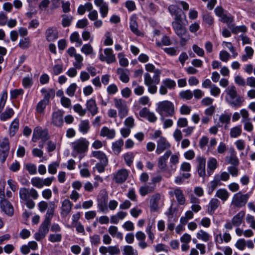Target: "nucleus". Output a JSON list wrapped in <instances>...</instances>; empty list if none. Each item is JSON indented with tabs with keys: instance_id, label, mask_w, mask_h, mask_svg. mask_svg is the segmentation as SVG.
<instances>
[{
	"instance_id": "f257e3e1",
	"label": "nucleus",
	"mask_w": 255,
	"mask_h": 255,
	"mask_svg": "<svg viewBox=\"0 0 255 255\" xmlns=\"http://www.w3.org/2000/svg\"><path fill=\"white\" fill-rule=\"evenodd\" d=\"M225 100L229 105L236 108H239L243 105L244 102V98L238 93L235 86L228 87L225 90Z\"/></svg>"
},
{
	"instance_id": "f03ea898",
	"label": "nucleus",
	"mask_w": 255,
	"mask_h": 255,
	"mask_svg": "<svg viewBox=\"0 0 255 255\" xmlns=\"http://www.w3.org/2000/svg\"><path fill=\"white\" fill-rule=\"evenodd\" d=\"M19 195L21 202H25L27 207L29 209H33L35 207V203L29 198L36 200L39 196L37 191L34 188L29 189L25 187L19 189Z\"/></svg>"
},
{
	"instance_id": "7ed1b4c3",
	"label": "nucleus",
	"mask_w": 255,
	"mask_h": 255,
	"mask_svg": "<svg viewBox=\"0 0 255 255\" xmlns=\"http://www.w3.org/2000/svg\"><path fill=\"white\" fill-rule=\"evenodd\" d=\"M156 111L161 117H172L175 113V108L171 102L165 100L157 104Z\"/></svg>"
},
{
	"instance_id": "20e7f679",
	"label": "nucleus",
	"mask_w": 255,
	"mask_h": 255,
	"mask_svg": "<svg viewBox=\"0 0 255 255\" xmlns=\"http://www.w3.org/2000/svg\"><path fill=\"white\" fill-rule=\"evenodd\" d=\"M89 144V141L86 138H81L72 142L71 146L74 151L83 153L87 151Z\"/></svg>"
},
{
	"instance_id": "39448f33",
	"label": "nucleus",
	"mask_w": 255,
	"mask_h": 255,
	"mask_svg": "<svg viewBox=\"0 0 255 255\" xmlns=\"http://www.w3.org/2000/svg\"><path fill=\"white\" fill-rule=\"evenodd\" d=\"M249 198V195L248 194H243L241 192H238L234 195L231 201V205L241 208L246 205Z\"/></svg>"
},
{
	"instance_id": "423d86ee",
	"label": "nucleus",
	"mask_w": 255,
	"mask_h": 255,
	"mask_svg": "<svg viewBox=\"0 0 255 255\" xmlns=\"http://www.w3.org/2000/svg\"><path fill=\"white\" fill-rule=\"evenodd\" d=\"M114 102L115 107L118 110L119 116L121 119H123L128 114V109L126 102L122 99L115 98Z\"/></svg>"
},
{
	"instance_id": "0eeeda50",
	"label": "nucleus",
	"mask_w": 255,
	"mask_h": 255,
	"mask_svg": "<svg viewBox=\"0 0 255 255\" xmlns=\"http://www.w3.org/2000/svg\"><path fill=\"white\" fill-rule=\"evenodd\" d=\"M49 138L48 131L46 129L43 130L41 127H37L33 131L32 141L36 142L39 139H41L43 142L46 141Z\"/></svg>"
},
{
	"instance_id": "6e6552de",
	"label": "nucleus",
	"mask_w": 255,
	"mask_h": 255,
	"mask_svg": "<svg viewBox=\"0 0 255 255\" xmlns=\"http://www.w3.org/2000/svg\"><path fill=\"white\" fill-rule=\"evenodd\" d=\"M50 223L43 221L39 227L38 231L34 234V239L39 241L45 238L49 232V226Z\"/></svg>"
},
{
	"instance_id": "1a4fd4ad",
	"label": "nucleus",
	"mask_w": 255,
	"mask_h": 255,
	"mask_svg": "<svg viewBox=\"0 0 255 255\" xmlns=\"http://www.w3.org/2000/svg\"><path fill=\"white\" fill-rule=\"evenodd\" d=\"M160 70L155 71V74L153 77L148 73H145L144 75V83L145 86H149L150 84H158L160 82Z\"/></svg>"
},
{
	"instance_id": "9d476101",
	"label": "nucleus",
	"mask_w": 255,
	"mask_h": 255,
	"mask_svg": "<svg viewBox=\"0 0 255 255\" xmlns=\"http://www.w3.org/2000/svg\"><path fill=\"white\" fill-rule=\"evenodd\" d=\"M176 86L175 82L169 78L163 80L160 86L159 92L162 95H166L167 93V89H174Z\"/></svg>"
},
{
	"instance_id": "9b49d317",
	"label": "nucleus",
	"mask_w": 255,
	"mask_h": 255,
	"mask_svg": "<svg viewBox=\"0 0 255 255\" xmlns=\"http://www.w3.org/2000/svg\"><path fill=\"white\" fill-rule=\"evenodd\" d=\"M172 152L170 150H166L165 153L158 158L157 166L162 172H165L167 169V160L169 157L171 155Z\"/></svg>"
},
{
	"instance_id": "f8f14e48",
	"label": "nucleus",
	"mask_w": 255,
	"mask_h": 255,
	"mask_svg": "<svg viewBox=\"0 0 255 255\" xmlns=\"http://www.w3.org/2000/svg\"><path fill=\"white\" fill-rule=\"evenodd\" d=\"M128 176V171L126 169H121L114 174L113 180L117 183L122 184L127 179Z\"/></svg>"
},
{
	"instance_id": "ddd939ff",
	"label": "nucleus",
	"mask_w": 255,
	"mask_h": 255,
	"mask_svg": "<svg viewBox=\"0 0 255 255\" xmlns=\"http://www.w3.org/2000/svg\"><path fill=\"white\" fill-rule=\"evenodd\" d=\"M58 31L56 27L51 26L48 27L45 32L46 40L49 42H53L58 38Z\"/></svg>"
},
{
	"instance_id": "4468645a",
	"label": "nucleus",
	"mask_w": 255,
	"mask_h": 255,
	"mask_svg": "<svg viewBox=\"0 0 255 255\" xmlns=\"http://www.w3.org/2000/svg\"><path fill=\"white\" fill-rule=\"evenodd\" d=\"M171 146L170 144L163 137H160L157 142V148L156 152L157 154H160L165 150H168Z\"/></svg>"
},
{
	"instance_id": "2eb2a0df",
	"label": "nucleus",
	"mask_w": 255,
	"mask_h": 255,
	"mask_svg": "<svg viewBox=\"0 0 255 255\" xmlns=\"http://www.w3.org/2000/svg\"><path fill=\"white\" fill-rule=\"evenodd\" d=\"M0 208L7 215L11 216L13 214L14 209L11 204L6 199L0 200Z\"/></svg>"
},
{
	"instance_id": "dca6fc26",
	"label": "nucleus",
	"mask_w": 255,
	"mask_h": 255,
	"mask_svg": "<svg viewBox=\"0 0 255 255\" xmlns=\"http://www.w3.org/2000/svg\"><path fill=\"white\" fill-rule=\"evenodd\" d=\"M64 112L58 110L53 113L52 115V124L57 127H60L63 123V116Z\"/></svg>"
},
{
	"instance_id": "f3484780",
	"label": "nucleus",
	"mask_w": 255,
	"mask_h": 255,
	"mask_svg": "<svg viewBox=\"0 0 255 255\" xmlns=\"http://www.w3.org/2000/svg\"><path fill=\"white\" fill-rule=\"evenodd\" d=\"M171 196L174 195L178 203L180 205H183L185 203V198L184 197L183 191L180 188H175L173 191L169 192Z\"/></svg>"
},
{
	"instance_id": "a211bd4d",
	"label": "nucleus",
	"mask_w": 255,
	"mask_h": 255,
	"mask_svg": "<svg viewBox=\"0 0 255 255\" xmlns=\"http://www.w3.org/2000/svg\"><path fill=\"white\" fill-rule=\"evenodd\" d=\"M221 205L220 201L216 198H212L210 199L207 205V212L212 215L214 214L215 210Z\"/></svg>"
},
{
	"instance_id": "6ab92c4d",
	"label": "nucleus",
	"mask_w": 255,
	"mask_h": 255,
	"mask_svg": "<svg viewBox=\"0 0 255 255\" xmlns=\"http://www.w3.org/2000/svg\"><path fill=\"white\" fill-rule=\"evenodd\" d=\"M117 73L119 76L121 81L124 83H128L129 81V71L127 69L118 68L117 70Z\"/></svg>"
},
{
	"instance_id": "aec40b11",
	"label": "nucleus",
	"mask_w": 255,
	"mask_h": 255,
	"mask_svg": "<svg viewBox=\"0 0 255 255\" xmlns=\"http://www.w3.org/2000/svg\"><path fill=\"white\" fill-rule=\"evenodd\" d=\"M72 204L68 199H65L62 203L61 215L66 217L71 212Z\"/></svg>"
},
{
	"instance_id": "412c9836",
	"label": "nucleus",
	"mask_w": 255,
	"mask_h": 255,
	"mask_svg": "<svg viewBox=\"0 0 255 255\" xmlns=\"http://www.w3.org/2000/svg\"><path fill=\"white\" fill-rule=\"evenodd\" d=\"M129 26L132 32L136 35L141 36L142 35V33L138 29L137 18L135 16L132 15L130 17Z\"/></svg>"
},
{
	"instance_id": "4be33fe9",
	"label": "nucleus",
	"mask_w": 255,
	"mask_h": 255,
	"mask_svg": "<svg viewBox=\"0 0 255 255\" xmlns=\"http://www.w3.org/2000/svg\"><path fill=\"white\" fill-rule=\"evenodd\" d=\"M160 195L159 193H156L153 195L150 200V210L151 211L155 212L158 209L159 202L160 200Z\"/></svg>"
},
{
	"instance_id": "5701e85b",
	"label": "nucleus",
	"mask_w": 255,
	"mask_h": 255,
	"mask_svg": "<svg viewBox=\"0 0 255 255\" xmlns=\"http://www.w3.org/2000/svg\"><path fill=\"white\" fill-rule=\"evenodd\" d=\"M245 216V212L244 211H240L237 214H236L232 219V222L234 226L239 227L240 226L244 219Z\"/></svg>"
},
{
	"instance_id": "b1692460",
	"label": "nucleus",
	"mask_w": 255,
	"mask_h": 255,
	"mask_svg": "<svg viewBox=\"0 0 255 255\" xmlns=\"http://www.w3.org/2000/svg\"><path fill=\"white\" fill-rule=\"evenodd\" d=\"M87 109L91 113L92 116L97 114L98 108L95 100L91 99L88 100L86 103Z\"/></svg>"
},
{
	"instance_id": "393cba45",
	"label": "nucleus",
	"mask_w": 255,
	"mask_h": 255,
	"mask_svg": "<svg viewBox=\"0 0 255 255\" xmlns=\"http://www.w3.org/2000/svg\"><path fill=\"white\" fill-rule=\"evenodd\" d=\"M107 203L108 197L107 196H103L98 200V207L104 213H107L108 211Z\"/></svg>"
},
{
	"instance_id": "a878e982",
	"label": "nucleus",
	"mask_w": 255,
	"mask_h": 255,
	"mask_svg": "<svg viewBox=\"0 0 255 255\" xmlns=\"http://www.w3.org/2000/svg\"><path fill=\"white\" fill-rule=\"evenodd\" d=\"M41 92L44 95L42 100L48 103H49V99L53 98L55 96V91L52 89H46L43 88L41 89Z\"/></svg>"
},
{
	"instance_id": "bb28decb",
	"label": "nucleus",
	"mask_w": 255,
	"mask_h": 255,
	"mask_svg": "<svg viewBox=\"0 0 255 255\" xmlns=\"http://www.w3.org/2000/svg\"><path fill=\"white\" fill-rule=\"evenodd\" d=\"M100 135L103 137L106 136L108 138H113L115 136V130L104 127L101 130Z\"/></svg>"
},
{
	"instance_id": "cd10ccee",
	"label": "nucleus",
	"mask_w": 255,
	"mask_h": 255,
	"mask_svg": "<svg viewBox=\"0 0 255 255\" xmlns=\"http://www.w3.org/2000/svg\"><path fill=\"white\" fill-rule=\"evenodd\" d=\"M230 196V193L225 189H218L215 194L216 197L220 199L222 201L225 202L228 200Z\"/></svg>"
},
{
	"instance_id": "c85d7f7f",
	"label": "nucleus",
	"mask_w": 255,
	"mask_h": 255,
	"mask_svg": "<svg viewBox=\"0 0 255 255\" xmlns=\"http://www.w3.org/2000/svg\"><path fill=\"white\" fill-rule=\"evenodd\" d=\"M104 52L106 57L107 63L110 64L116 61L115 55L113 54V50L111 48H106Z\"/></svg>"
},
{
	"instance_id": "c756f323",
	"label": "nucleus",
	"mask_w": 255,
	"mask_h": 255,
	"mask_svg": "<svg viewBox=\"0 0 255 255\" xmlns=\"http://www.w3.org/2000/svg\"><path fill=\"white\" fill-rule=\"evenodd\" d=\"M221 185V182L219 181L218 177H216L215 176L214 177V179L210 181L208 184V193L211 194L213 191L217 188V186Z\"/></svg>"
},
{
	"instance_id": "7c9ffc66",
	"label": "nucleus",
	"mask_w": 255,
	"mask_h": 255,
	"mask_svg": "<svg viewBox=\"0 0 255 255\" xmlns=\"http://www.w3.org/2000/svg\"><path fill=\"white\" fill-rule=\"evenodd\" d=\"M217 167V161L216 158L211 157L209 159L207 163L208 173L210 174L216 169Z\"/></svg>"
},
{
	"instance_id": "2f4dec72",
	"label": "nucleus",
	"mask_w": 255,
	"mask_h": 255,
	"mask_svg": "<svg viewBox=\"0 0 255 255\" xmlns=\"http://www.w3.org/2000/svg\"><path fill=\"white\" fill-rule=\"evenodd\" d=\"M155 189V185H146L140 187L139 189V193L142 196H144L146 195L152 193L154 191Z\"/></svg>"
},
{
	"instance_id": "473e14b6",
	"label": "nucleus",
	"mask_w": 255,
	"mask_h": 255,
	"mask_svg": "<svg viewBox=\"0 0 255 255\" xmlns=\"http://www.w3.org/2000/svg\"><path fill=\"white\" fill-rule=\"evenodd\" d=\"M92 156L100 160V162H108V159L106 154L101 151H93Z\"/></svg>"
},
{
	"instance_id": "72a5a7b5",
	"label": "nucleus",
	"mask_w": 255,
	"mask_h": 255,
	"mask_svg": "<svg viewBox=\"0 0 255 255\" xmlns=\"http://www.w3.org/2000/svg\"><path fill=\"white\" fill-rule=\"evenodd\" d=\"M229 27L231 29L232 33L237 34L240 32L245 33L247 31V28L245 25L234 26V25H229Z\"/></svg>"
},
{
	"instance_id": "f704fd0d",
	"label": "nucleus",
	"mask_w": 255,
	"mask_h": 255,
	"mask_svg": "<svg viewBox=\"0 0 255 255\" xmlns=\"http://www.w3.org/2000/svg\"><path fill=\"white\" fill-rule=\"evenodd\" d=\"M123 145L124 141L123 139H119L113 143L112 149L115 154L118 155L120 153Z\"/></svg>"
},
{
	"instance_id": "c9c22d12",
	"label": "nucleus",
	"mask_w": 255,
	"mask_h": 255,
	"mask_svg": "<svg viewBox=\"0 0 255 255\" xmlns=\"http://www.w3.org/2000/svg\"><path fill=\"white\" fill-rule=\"evenodd\" d=\"M242 132V127L238 125L231 128L230 135L232 138H237L241 134Z\"/></svg>"
},
{
	"instance_id": "e433bc0d",
	"label": "nucleus",
	"mask_w": 255,
	"mask_h": 255,
	"mask_svg": "<svg viewBox=\"0 0 255 255\" xmlns=\"http://www.w3.org/2000/svg\"><path fill=\"white\" fill-rule=\"evenodd\" d=\"M90 129L89 122L88 120L82 121L79 125V130L83 134H86Z\"/></svg>"
},
{
	"instance_id": "4c0bfd02",
	"label": "nucleus",
	"mask_w": 255,
	"mask_h": 255,
	"mask_svg": "<svg viewBox=\"0 0 255 255\" xmlns=\"http://www.w3.org/2000/svg\"><path fill=\"white\" fill-rule=\"evenodd\" d=\"M246 54L242 55V60L243 61H246L248 59H251L254 55V50L252 47L247 46L245 48Z\"/></svg>"
},
{
	"instance_id": "58836bf2",
	"label": "nucleus",
	"mask_w": 255,
	"mask_h": 255,
	"mask_svg": "<svg viewBox=\"0 0 255 255\" xmlns=\"http://www.w3.org/2000/svg\"><path fill=\"white\" fill-rule=\"evenodd\" d=\"M19 128V121L17 119H14L11 123L10 129L9 134L10 136H14L15 133L18 131Z\"/></svg>"
},
{
	"instance_id": "ea45409f",
	"label": "nucleus",
	"mask_w": 255,
	"mask_h": 255,
	"mask_svg": "<svg viewBox=\"0 0 255 255\" xmlns=\"http://www.w3.org/2000/svg\"><path fill=\"white\" fill-rule=\"evenodd\" d=\"M14 114V111L12 109L8 108L1 113L0 115V119L2 121H5L10 119Z\"/></svg>"
},
{
	"instance_id": "a19ab883",
	"label": "nucleus",
	"mask_w": 255,
	"mask_h": 255,
	"mask_svg": "<svg viewBox=\"0 0 255 255\" xmlns=\"http://www.w3.org/2000/svg\"><path fill=\"white\" fill-rule=\"evenodd\" d=\"M176 34L183 41H187L189 39V36L187 32L186 28H183L175 31Z\"/></svg>"
},
{
	"instance_id": "79ce46f5",
	"label": "nucleus",
	"mask_w": 255,
	"mask_h": 255,
	"mask_svg": "<svg viewBox=\"0 0 255 255\" xmlns=\"http://www.w3.org/2000/svg\"><path fill=\"white\" fill-rule=\"evenodd\" d=\"M197 238L205 242H207L210 240L211 236L208 233L201 230L197 233Z\"/></svg>"
},
{
	"instance_id": "37998d69",
	"label": "nucleus",
	"mask_w": 255,
	"mask_h": 255,
	"mask_svg": "<svg viewBox=\"0 0 255 255\" xmlns=\"http://www.w3.org/2000/svg\"><path fill=\"white\" fill-rule=\"evenodd\" d=\"M43 179L38 177H33L31 179V184L35 187L41 189L43 188Z\"/></svg>"
},
{
	"instance_id": "c03bdc74",
	"label": "nucleus",
	"mask_w": 255,
	"mask_h": 255,
	"mask_svg": "<svg viewBox=\"0 0 255 255\" xmlns=\"http://www.w3.org/2000/svg\"><path fill=\"white\" fill-rule=\"evenodd\" d=\"M229 163L234 166H238L239 164V160L237 157L236 152L234 149L232 150L231 154L229 157Z\"/></svg>"
},
{
	"instance_id": "a18cd8bd",
	"label": "nucleus",
	"mask_w": 255,
	"mask_h": 255,
	"mask_svg": "<svg viewBox=\"0 0 255 255\" xmlns=\"http://www.w3.org/2000/svg\"><path fill=\"white\" fill-rule=\"evenodd\" d=\"M74 57L76 60V62L74 63V66L78 69H80L83 65L82 63L83 56L79 54H75Z\"/></svg>"
},
{
	"instance_id": "49530a36",
	"label": "nucleus",
	"mask_w": 255,
	"mask_h": 255,
	"mask_svg": "<svg viewBox=\"0 0 255 255\" xmlns=\"http://www.w3.org/2000/svg\"><path fill=\"white\" fill-rule=\"evenodd\" d=\"M70 39L72 42L76 43V46H80L82 44V41L79 38V35L77 32H73L71 35Z\"/></svg>"
},
{
	"instance_id": "de8ad7c7",
	"label": "nucleus",
	"mask_w": 255,
	"mask_h": 255,
	"mask_svg": "<svg viewBox=\"0 0 255 255\" xmlns=\"http://www.w3.org/2000/svg\"><path fill=\"white\" fill-rule=\"evenodd\" d=\"M62 18V25L63 27H66L69 26L73 19V17L70 15L63 14L61 16Z\"/></svg>"
},
{
	"instance_id": "09e8293b",
	"label": "nucleus",
	"mask_w": 255,
	"mask_h": 255,
	"mask_svg": "<svg viewBox=\"0 0 255 255\" xmlns=\"http://www.w3.org/2000/svg\"><path fill=\"white\" fill-rule=\"evenodd\" d=\"M123 255H137V253L130 246H126L123 249Z\"/></svg>"
},
{
	"instance_id": "8fccbe9b",
	"label": "nucleus",
	"mask_w": 255,
	"mask_h": 255,
	"mask_svg": "<svg viewBox=\"0 0 255 255\" xmlns=\"http://www.w3.org/2000/svg\"><path fill=\"white\" fill-rule=\"evenodd\" d=\"M7 92L6 91H3L0 98V113H1L5 106L7 100Z\"/></svg>"
},
{
	"instance_id": "3c124183",
	"label": "nucleus",
	"mask_w": 255,
	"mask_h": 255,
	"mask_svg": "<svg viewBox=\"0 0 255 255\" xmlns=\"http://www.w3.org/2000/svg\"><path fill=\"white\" fill-rule=\"evenodd\" d=\"M179 96L183 99L190 100L193 97V93L189 90L182 91L180 92Z\"/></svg>"
},
{
	"instance_id": "603ef678",
	"label": "nucleus",
	"mask_w": 255,
	"mask_h": 255,
	"mask_svg": "<svg viewBox=\"0 0 255 255\" xmlns=\"http://www.w3.org/2000/svg\"><path fill=\"white\" fill-rule=\"evenodd\" d=\"M124 158L127 165L130 166L133 162L134 155L132 152H128L124 155Z\"/></svg>"
},
{
	"instance_id": "864d4df0",
	"label": "nucleus",
	"mask_w": 255,
	"mask_h": 255,
	"mask_svg": "<svg viewBox=\"0 0 255 255\" xmlns=\"http://www.w3.org/2000/svg\"><path fill=\"white\" fill-rule=\"evenodd\" d=\"M9 150V141L6 138H4L0 140V150Z\"/></svg>"
},
{
	"instance_id": "5fc2aeb1",
	"label": "nucleus",
	"mask_w": 255,
	"mask_h": 255,
	"mask_svg": "<svg viewBox=\"0 0 255 255\" xmlns=\"http://www.w3.org/2000/svg\"><path fill=\"white\" fill-rule=\"evenodd\" d=\"M25 168L31 175L35 174L37 173V168L35 164L28 163L25 165Z\"/></svg>"
},
{
	"instance_id": "6e6d98bb",
	"label": "nucleus",
	"mask_w": 255,
	"mask_h": 255,
	"mask_svg": "<svg viewBox=\"0 0 255 255\" xmlns=\"http://www.w3.org/2000/svg\"><path fill=\"white\" fill-rule=\"evenodd\" d=\"M81 51L86 55H90L93 53V48L90 44H86L81 48Z\"/></svg>"
},
{
	"instance_id": "4d7b16f0",
	"label": "nucleus",
	"mask_w": 255,
	"mask_h": 255,
	"mask_svg": "<svg viewBox=\"0 0 255 255\" xmlns=\"http://www.w3.org/2000/svg\"><path fill=\"white\" fill-rule=\"evenodd\" d=\"M49 103L45 102L44 101L41 100L40 101L36 106V111L38 113H42L44 112V111L46 108V106Z\"/></svg>"
},
{
	"instance_id": "13d9d810",
	"label": "nucleus",
	"mask_w": 255,
	"mask_h": 255,
	"mask_svg": "<svg viewBox=\"0 0 255 255\" xmlns=\"http://www.w3.org/2000/svg\"><path fill=\"white\" fill-rule=\"evenodd\" d=\"M231 114H223L219 117V121L222 124H226L228 125L230 123Z\"/></svg>"
},
{
	"instance_id": "bf43d9fd",
	"label": "nucleus",
	"mask_w": 255,
	"mask_h": 255,
	"mask_svg": "<svg viewBox=\"0 0 255 255\" xmlns=\"http://www.w3.org/2000/svg\"><path fill=\"white\" fill-rule=\"evenodd\" d=\"M30 46V40L28 38H24L19 40V46L22 49L29 48Z\"/></svg>"
},
{
	"instance_id": "052dcab7",
	"label": "nucleus",
	"mask_w": 255,
	"mask_h": 255,
	"mask_svg": "<svg viewBox=\"0 0 255 255\" xmlns=\"http://www.w3.org/2000/svg\"><path fill=\"white\" fill-rule=\"evenodd\" d=\"M118 57L119 59V63L121 66L123 67H127L128 66V61L126 58H125V55L123 53H119Z\"/></svg>"
},
{
	"instance_id": "680f3d73",
	"label": "nucleus",
	"mask_w": 255,
	"mask_h": 255,
	"mask_svg": "<svg viewBox=\"0 0 255 255\" xmlns=\"http://www.w3.org/2000/svg\"><path fill=\"white\" fill-rule=\"evenodd\" d=\"M171 157L170 158V162L171 164V168L172 170H175V168H173L174 166L176 165L179 162V157L178 155L173 154L170 155Z\"/></svg>"
},
{
	"instance_id": "e2e57ef3",
	"label": "nucleus",
	"mask_w": 255,
	"mask_h": 255,
	"mask_svg": "<svg viewBox=\"0 0 255 255\" xmlns=\"http://www.w3.org/2000/svg\"><path fill=\"white\" fill-rule=\"evenodd\" d=\"M240 116L242 117V122H245L247 121H250L249 113L246 109H243L240 111Z\"/></svg>"
},
{
	"instance_id": "0e129e2a",
	"label": "nucleus",
	"mask_w": 255,
	"mask_h": 255,
	"mask_svg": "<svg viewBox=\"0 0 255 255\" xmlns=\"http://www.w3.org/2000/svg\"><path fill=\"white\" fill-rule=\"evenodd\" d=\"M219 57L221 61L227 62L230 58V54L225 50L220 51Z\"/></svg>"
},
{
	"instance_id": "69168bd1",
	"label": "nucleus",
	"mask_w": 255,
	"mask_h": 255,
	"mask_svg": "<svg viewBox=\"0 0 255 255\" xmlns=\"http://www.w3.org/2000/svg\"><path fill=\"white\" fill-rule=\"evenodd\" d=\"M76 88L77 85L75 83L71 84L67 89L66 94L70 97H73L75 94Z\"/></svg>"
},
{
	"instance_id": "338daca9",
	"label": "nucleus",
	"mask_w": 255,
	"mask_h": 255,
	"mask_svg": "<svg viewBox=\"0 0 255 255\" xmlns=\"http://www.w3.org/2000/svg\"><path fill=\"white\" fill-rule=\"evenodd\" d=\"M74 111L77 113L80 116H83L86 114V110L83 109L80 104H76L73 107Z\"/></svg>"
},
{
	"instance_id": "774afa93",
	"label": "nucleus",
	"mask_w": 255,
	"mask_h": 255,
	"mask_svg": "<svg viewBox=\"0 0 255 255\" xmlns=\"http://www.w3.org/2000/svg\"><path fill=\"white\" fill-rule=\"evenodd\" d=\"M246 221L250 224L251 228L255 229V219L253 216L248 214L246 217Z\"/></svg>"
}]
</instances>
